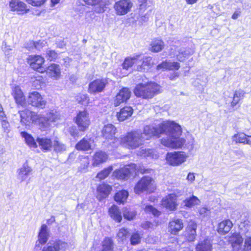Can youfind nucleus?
I'll return each instance as SVG.
<instances>
[{"label":"nucleus","instance_id":"obj_43","mask_svg":"<svg viewBox=\"0 0 251 251\" xmlns=\"http://www.w3.org/2000/svg\"><path fill=\"white\" fill-rule=\"evenodd\" d=\"M130 236L129 231L126 228L120 229L117 233V238L119 242H124Z\"/></svg>","mask_w":251,"mask_h":251},{"label":"nucleus","instance_id":"obj_60","mask_svg":"<svg viewBox=\"0 0 251 251\" xmlns=\"http://www.w3.org/2000/svg\"><path fill=\"white\" fill-rule=\"evenodd\" d=\"M208 212L209 210L206 207H202L199 210L200 215L203 217L207 215Z\"/></svg>","mask_w":251,"mask_h":251},{"label":"nucleus","instance_id":"obj_44","mask_svg":"<svg viewBox=\"0 0 251 251\" xmlns=\"http://www.w3.org/2000/svg\"><path fill=\"white\" fill-rule=\"evenodd\" d=\"M113 242L109 238H106L102 242L101 251H113Z\"/></svg>","mask_w":251,"mask_h":251},{"label":"nucleus","instance_id":"obj_58","mask_svg":"<svg viewBox=\"0 0 251 251\" xmlns=\"http://www.w3.org/2000/svg\"><path fill=\"white\" fill-rule=\"evenodd\" d=\"M70 134L74 137H77L78 135V132L77 129L75 126H72L69 127V129Z\"/></svg>","mask_w":251,"mask_h":251},{"label":"nucleus","instance_id":"obj_18","mask_svg":"<svg viewBox=\"0 0 251 251\" xmlns=\"http://www.w3.org/2000/svg\"><path fill=\"white\" fill-rule=\"evenodd\" d=\"M177 197L175 194H171L164 198L162 200V205L166 209L174 211L176 209Z\"/></svg>","mask_w":251,"mask_h":251},{"label":"nucleus","instance_id":"obj_48","mask_svg":"<svg viewBox=\"0 0 251 251\" xmlns=\"http://www.w3.org/2000/svg\"><path fill=\"white\" fill-rule=\"evenodd\" d=\"M112 170L113 169L111 166H109L107 168H105L97 174L96 178H99L100 180L104 179L107 176H108Z\"/></svg>","mask_w":251,"mask_h":251},{"label":"nucleus","instance_id":"obj_17","mask_svg":"<svg viewBox=\"0 0 251 251\" xmlns=\"http://www.w3.org/2000/svg\"><path fill=\"white\" fill-rule=\"evenodd\" d=\"M107 83L106 79H98L91 82L89 85V92L96 93L102 92Z\"/></svg>","mask_w":251,"mask_h":251},{"label":"nucleus","instance_id":"obj_32","mask_svg":"<svg viewBox=\"0 0 251 251\" xmlns=\"http://www.w3.org/2000/svg\"><path fill=\"white\" fill-rule=\"evenodd\" d=\"M233 226V224L230 220H226L218 225V232L221 234H226L228 233Z\"/></svg>","mask_w":251,"mask_h":251},{"label":"nucleus","instance_id":"obj_5","mask_svg":"<svg viewBox=\"0 0 251 251\" xmlns=\"http://www.w3.org/2000/svg\"><path fill=\"white\" fill-rule=\"evenodd\" d=\"M153 182L154 180L151 177L148 176L143 177L135 185V192L139 194L144 191L149 193L153 192L154 189Z\"/></svg>","mask_w":251,"mask_h":251},{"label":"nucleus","instance_id":"obj_46","mask_svg":"<svg viewBox=\"0 0 251 251\" xmlns=\"http://www.w3.org/2000/svg\"><path fill=\"white\" fill-rule=\"evenodd\" d=\"M133 111H120L117 113V117L119 121H124L128 117L131 116Z\"/></svg>","mask_w":251,"mask_h":251},{"label":"nucleus","instance_id":"obj_57","mask_svg":"<svg viewBox=\"0 0 251 251\" xmlns=\"http://www.w3.org/2000/svg\"><path fill=\"white\" fill-rule=\"evenodd\" d=\"M241 217V213L238 211H234L231 214V218L235 221L239 220Z\"/></svg>","mask_w":251,"mask_h":251},{"label":"nucleus","instance_id":"obj_59","mask_svg":"<svg viewBox=\"0 0 251 251\" xmlns=\"http://www.w3.org/2000/svg\"><path fill=\"white\" fill-rule=\"evenodd\" d=\"M45 44L43 42L39 41L35 42L34 48L40 50L43 48V47H44Z\"/></svg>","mask_w":251,"mask_h":251},{"label":"nucleus","instance_id":"obj_1","mask_svg":"<svg viewBox=\"0 0 251 251\" xmlns=\"http://www.w3.org/2000/svg\"><path fill=\"white\" fill-rule=\"evenodd\" d=\"M182 133L180 125L173 121H166L154 126H146L143 134L147 136L146 139L152 136L158 137L160 134H165L166 137L161 140V144L171 148H180L185 143V140L179 138Z\"/></svg>","mask_w":251,"mask_h":251},{"label":"nucleus","instance_id":"obj_24","mask_svg":"<svg viewBox=\"0 0 251 251\" xmlns=\"http://www.w3.org/2000/svg\"><path fill=\"white\" fill-rule=\"evenodd\" d=\"M38 147L44 151H49L52 148L53 141L47 137L40 136L36 138Z\"/></svg>","mask_w":251,"mask_h":251},{"label":"nucleus","instance_id":"obj_50","mask_svg":"<svg viewBox=\"0 0 251 251\" xmlns=\"http://www.w3.org/2000/svg\"><path fill=\"white\" fill-rule=\"evenodd\" d=\"M136 213L134 211H131L128 208H126L123 211L124 217L128 220H132L135 216Z\"/></svg>","mask_w":251,"mask_h":251},{"label":"nucleus","instance_id":"obj_21","mask_svg":"<svg viewBox=\"0 0 251 251\" xmlns=\"http://www.w3.org/2000/svg\"><path fill=\"white\" fill-rule=\"evenodd\" d=\"M59 119L60 117H59L58 111H54V112H50L47 117L38 115L36 121L35 122V123H41L43 124V126H47L49 125V122H55L56 120Z\"/></svg>","mask_w":251,"mask_h":251},{"label":"nucleus","instance_id":"obj_26","mask_svg":"<svg viewBox=\"0 0 251 251\" xmlns=\"http://www.w3.org/2000/svg\"><path fill=\"white\" fill-rule=\"evenodd\" d=\"M116 128L112 124H107L104 126L102 130V134L104 138L107 140L118 141V139L114 137Z\"/></svg>","mask_w":251,"mask_h":251},{"label":"nucleus","instance_id":"obj_51","mask_svg":"<svg viewBox=\"0 0 251 251\" xmlns=\"http://www.w3.org/2000/svg\"><path fill=\"white\" fill-rule=\"evenodd\" d=\"M190 55V52L184 49H180L178 54L177 55V58L179 61H183L185 58Z\"/></svg>","mask_w":251,"mask_h":251},{"label":"nucleus","instance_id":"obj_38","mask_svg":"<svg viewBox=\"0 0 251 251\" xmlns=\"http://www.w3.org/2000/svg\"><path fill=\"white\" fill-rule=\"evenodd\" d=\"M30 83L33 88L36 89H39L44 85L45 80L41 76H37L31 77Z\"/></svg>","mask_w":251,"mask_h":251},{"label":"nucleus","instance_id":"obj_15","mask_svg":"<svg viewBox=\"0 0 251 251\" xmlns=\"http://www.w3.org/2000/svg\"><path fill=\"white\" fill-rule=\"evenodd\" d=\"M242 232H234L229 237V242L231 245L233 251H241L243 238L241 235Z\"/></svg>","mask_w":251,"mask_h":251},{"label":"nucleus","instance_id":"obj_36","mask_svg":"<svg viewBox=\"0 0 251 251\" xmlns=\"http://www.w3.org/2000/svg\"><path fill=\"white\" fill-rule=\"evenodd\" d=\"M110 217L117 222H120L122 219L121 212L116 205L112 206L109 209Z\"/></svg>","mask_w":251,"mask_h":251},{"label":"nucleus","instance_id":"obj_20","mask_svg":"<svg viewBox=\"0 0 251 251\" xmlns=\"http://www.w3.org/2000/svg\"><path fill=\"white\" fill-rule=\"evenodd\" d=\"M21 122L28 125L36 121L38 115L32 111H19Z\"/></svg>","mask_w":251,"mask_h":251},{"label":"nucleus","instance_id":"obj_2","mask_svg":"<svg viewBox=\"0 0 251 251\" xmlns=\"http://www.w3.org/2000/svg\"><path fill=\"white\" fill-rule=\"evenodd\" d=\"M161 92V87L155 82L139 84L134 89L135 95L138 97L148 99Z\"/></svg>","mask_w":251,"mask_h":251},{"label":"nucleus","instance_id":"obj_39","mask_svg":"<svg viewBox=\"0 0 251 251\" xmlns=\"http://www.w3.org/2000/svg\"><path fill=\"white\" fill-rule=\"evenodd\" d=\"M151 50L152 52H158L161 51L164 48V43L161 40H154L151 44Z\"/></svg>","mask_w":251,"mask_h":251},{"label":"nucleus","instance_id":"obj_52","mask_svg":"<svg viewBox=\"0 0 251 251\" xmlns=\"http://www.w3.org/2000/svg\"><path fill=\"white\" fill-rule=\"evenodd\" d=\"M1 50L3 51L5 55L8 57L11 55L12 49L9 46L7 45L5 41H3L2 42Z\"/></svg>","mask_w":251,"mask_h":251},{"label":"nucleus","instance_id":"obj_34","mask_svg":"<svg viewBox=\"0 0 251 251\" xmlns=\"http://www.w3.org/2000/svg\"><path fill=\"white\" fill-rule=\"evenodd\" d=\"M21 135L25 139V143L30 148H37L38 147L37 141L34 140L31 135L26 132L22 131L21 132Z\"/></svg>","mask_w":251,"mask_h":251},{"label":"nucleus","instance_id":"obj_3","mask_svg":"<svg viewBox=\"0 0 251 251\" xmlns=\"http://www.w3.org/2000/svg\"><path fill=\"white\" fill-rule=\"evenodd\" d=\"M150 169H146L143 166L135 164H130L125 166L119 170H116L113 172V176L119 179H127L131 174L139 172L142 174L150 173Z\"/></svg>","mask_w":251,"mask_h":251},{"label":"nucleus","instance_id":"obj_9","mask_svg":"<svg viewBox=\"0 0 251 251\" xmlns=\"http://www.w3.org/2000/svg\"><path fill=\"white\" fill-rule=\"evenodd\" d=\"M133 6L130 0H120L115 2L114 8L118 15H124L127 13Z\"/></svg>","mask_w":251,"mask_h":251},{"label":"nucleus","instance_id":"obj_47","mask_svg":"<svg viewBox=\"0 0 251 251\" xmlns=\"http://www.w3.org/2000/svg\"><path fill=\"white\" fill-rule=\"evenodd\" d=\"M135 60L136 56L126 58L122 64L123 68L128 70V68L132 67L134 64L135 65Z\"/></svg>","mask_w":251,"mask_h":251},{"label":"nucleus","instance_id":"obj_22","mask_svg":"<svg viewBox=\"0 0 251 251\" xmlns=\"http://www.w3.org/2000/svg\"><path fill=\"white\" fill-rule=\"evenodd\" d=\"M131 92L128 88L122 89L117 94L114 100V104L115 106H119L121 103L126 102L130 97Z\"/></svg>","mask_w":251,"mask_h":251},{"label":"nucleus","instance_id":"obj_54","mask_svg":"<svg viewBox=\"0 0 251 251\" xmlns=\"http://www.w3.org/2000/svg\"><path fill=\"white\" fill-rule=\"evenodd\" d=\"M1 126L3 132L8 134L10 132L11 128L7 120H3L1 122Z\"/></svg>","mask_w":251,"mask_h":251},{"label":"nucleus","instance_id":"obj_64","mask_svg":"<svg viewBox=\"0 0 251 251\" xmlns=\"http://www.w3.org/2000/svg\"><path fill=\"white\" fill-rule=\"evenodd\" d=\"M240 99L238 98V96L235 95V93H234L233 98V100L231 102L232 105H236L239 101H240Z\"/></svg>","mask_w":251,"mask_h":251},{"label":"nucleus","instance_id":"obj_33","mask_svg":"<svg viewBox=\"0 0 251 251\" xmlns=\"http://www.w3.org/2000/svg\"><path fill=\"white\" fill-rule=\"evenodd\" d=\"M211 241L208 238L200 241L196 247V251H211Z\"/></svg>","mask_w":251,"mask_h":251},{"label":"nucleus","instance_id":"obj_37","mask_svg":"<svg viewBox=\"0 0 251 251\" xmlns=\"http://www.w3.org/2000/svg\"><path fill=\"white\" fill-rule=\"evenodd\" d=\"M90 139H82L75 145V148L77 150L87 151L91 149V144Z\"/></svg>","mask_w":251,"mask_h":251},{"label":"nucleus","instance_id":"obj_16","mask_svg":"<svg viewBox=\"0 0 251 251\" xmlns=\"http://www.w3.org/2000/svg\"><path fill=\"white\" fill-rule=\"evenodd\" d=\"M9 5L12 11H15L19 14H23L29 11L26 5L20 0H11Z\"/></svg>","mask_w":251,"mask_h":251},{"label":"nucleus","instance_id":"obj_63","mask_svg":"<svg viewBox=\"0 0 251 251\" xmlns=\"http://www.w3.org/2000/svg\"><path fill=\"white\" fill-rule=\"evenodd\" d=\"M187 179L191 182H193L195 179V176L194 173H189L187 176Z\"/></svg>","mask_w":251,"mask_h":251},{"label":"nucleus","instance_id":"obj_35","mask_svg":"<svg viewBox=\"0 0 251 251\" xmlns=\"http://www.w3.org/2000/svg\"><path fill=\"white\" fill-rule=\"evenodd\" d=\"M107 159V155L105 152L100 151L97 152L93 157L94 166H97L104 162Z\"/></svg>","mask_w":251,"mask_h":251},{"label":"nucleus","instance_id":"obj_30","mask_svg":"<svg viewBox=\"0 0 251 251\" xmlns=\"http://www.w3.org/2000/svg\"><path fill=\"white\" fill-rule=\"evenodd\" d=\"M183 227V224L181 219H174L169 223V231L172 234H177Z\"/></svg>","mask_w":251,"mask_h":251},{"label":"nucleus","instance_id":"obj_14","mask_svg":"<svg viewBox=\"0 0 251 251\" xmlns=\"http://www.w3.org/2000/svg\"><path fill=\"white\" fill-rule=\"evenodd\" d=\"M75 122L81 131H85L88 127L90 121L87 111H79L77 115Z\"/></svg>","mask_w":251,"mask_h":251},{"label":"nucleus","instance_id":"obj_55","mask_svg":"<svg viewBox=\"0 0 251 251\" xmlns=\"http://www.w3.org/2000/svg\"><path fill=\"white\" fill-rule=\"evenodd\" d=\"M141 237L138 233H133L130 237L131 244L135 245L140 242Z\"/></svg>","mask_w":251,"mask_h":251},{"label":"nucleus","instance_id":"obj_25","mask_svg":"<svg viewBox=\"0 0 251 251\" xmlns=\"http://www.w3.org/2000/svg\"><path fill=\"white\" fill-rule=\"evenodd\" d=\"M105 0H84L86 3L93 6V10L97 13H102L105 10Z\"/></svg>","mask_w":251,"mask_h":251},{"label":"nucleus","instance_id":"obj_53","mask_svg":"<svg viewBox=\"0 0 251 251\" xmlns=\"http://www.w3.org/2000/svg\"><path fill=\"white\" fill-rule=\"evenodd\" d=\"M145 211L147 213H151L155 216H158L160 215V212L152 205H147L145 208Z\"/></svg>","mask_w":251,"mask_h":251},{"label":"nucleus","instance_id":"obj_49","mask_svg":"<svg viewBox=\"0 0 251 251\" xmlns=\"http://www.w3.org/2000/svg\"><path fill=\"white\" fill-rule=\"evenodd\" d=\"M76 100L82 105H86L89 103V99L86 94H80L76 96Z\"/></svg>","mask_w":251,"mask_h":251},{"label":"nucleus","instance_id":"obj_42","mask_svg":"<svg viewBox=\"0 0 251 251\" xmlns=\"http://www.w3.org/2000/svg\"><path fill=\"white\" fill-rule=\"evenodd\" d=\"M184 206L188 208H191L200 203L199 199L194 196L186 199L183 201Z\"/></svg>","mask_w":251,"mask_h":251},{"label":"nucleus","instance_id":"obj_56","mask_svg":"<svg viewBox=\"0 0 251 251\" xmlns=\"http://www.w3.org/2000/svg\"><path fill=\"white\" fill-rule=\"evenodd\" d=\"M46 54L48 59L50 60H55L57 57V54L54 50H48L47 51Z\"/></svg>","mask_w":251,"mask_h":251},{"label":"nucleus","instance_id":"obj_19","mask_svg":"<svg viewBox=\"0 0 251 251\" xmlns=\"http://www.w3.org/2000/svg\"><path fill=\"white\" fill-rule=\"evenodd\" d=\"M32 172V168L29 166L27 162H26L20 168L17 170V179L21 182H23L26 180L31 174Z\"/></svg>","mask_w":251,"mask_h":251},{"label":"nucleus","instance_id":"obj_45","mask_svg":"<svg viewBox=\"0 0 251 251\" xmlns=\"http://www.w3.org/2000/svg\"><path fill=\"white\" fill-rule=\"evenodd\" d=\"M247 135L243 133H239L234 135L232 137V141L236 143H243L246 144L247 141Z\"/></svg>","mask_w":251,"mask_h":251},{"label":"nucleus","instance_id":"obj_4","mask_svg":"<svg viewBox=\"0 0 251 251\" xmlns=\"http://www.w3.org/2000/svg\"><path fill=\"white\" fill-rule=\"evenodd\" d=\"M144 141L143 134L140 131H134L128 132L121 139V144L129 149H135L142 145Z\"/></svg>","mask_w":251,"mask_h":251},{"label":"nucleus","instance_id":"obj_13","mask_svg":"<svg viewBox=\"0 0 251 251\" xmlns=\"http://www.w3.org/2000/svg\"><path fill=\"white\" fill-rule=\"evenodd\" d=\"M11 95L19 107H24L26 105L25 98L20 86H14L12 88Z\"/></svg>","mask_w":251,"mask_h":251},{"label":"nucleus","instance_id":"obj_7","mask_svg":"<svg viewBox=\"0 0 251 251\" xmlns=\"http://www.w3.org/2000/svg\"><path fill=\"white\" fill-rule=\"evenodd\" d=\"M239 227L241 232H242V234L245 233L246 237L241 251H251V236H250V233L249 232L250 227L249 221L241 222L239 224Z\"/></svg>","mask_w":251,"mask_h":251},{"label":"nucleus","instance_id":"obj_31","mask_svg":"<svg viewBox=\"0 0 251 251\" xmlns=\"http://www.w3.org/2000/svg\"><path fill=\"white\" fill-rule=\"evenodd\" d=\"M49 75L54 79H57L59 78L61 75L60 68L59 65L56 64H50L45 70Z\"/></svg>","mask_w":251,"mask_h":251},{"label":"nucleus","instance_id":"obj_61","mask_svg":"<svg viewBox=\"0 0 251 251\" xmlns=\"http://www.w3.org/2000/svg\"><path fill=\"white\" fill-rule=\"evenodd\" d=\"M235 95L238 96V98L241 100L244 97L245 93L243 90L236 91L235 92Z\"/></svg>","mask_w":251,"mask_h":251},{"label":"nucleus","instance_id":"obj_40","mask_svg":"<svg viewBox=\"0 0 251 251\" xmlns=\"http://www.w3.org/2000/svg\"><path fill=\"white\" fill-rule=\"evenodd\" d=\"M52 148H53V151L57 153L62 152L66 149V146L62 143L59 141L57 138H55L53 140Z\"/></svg>","mask_w":251,"mask_h":251},{"label":"nucleus","instance_id":"obj_41","mask_svg":"<svg viewBox=\"0 0 251 251\" xmlns=\"http://www.w3.org/2000/svg\"><path fill=\"white\" fill-rule=\"evenodd\" d=\"M128 196V193L127 191L122 190L117 192L114 197L115 200L119 203H124Z\"/></svg>","mask_w":251,"mask_h":251},{"label":"nucleus","instance_id":"obj_28","mask_svg":"<svg viewBox=\"0 0 251 251\" xmlns=\"http://www.w3.org/2000/svg\"><path fill=\"white\" fill-rule=\"evenodd\" d=\"M112 190L111 187L106 184L100 185L97 188V198L100 201L106 198L110 194Z\"/></svg>","mask_w":251,"mask_h":251},{"label":"nucleus","instance_id":"obj_12","mask_svg":"<svg viewBox=\"0 0 251 251\" xmlns=\"http://www.w3.org/2000/svg\"><path fill=\"white\" fill-rule=\"evenodd\" d=\"M45 60L40 55H29L27 58V63L31 68L39 72L43 73L45 69L42 67Z\"/></svg>","mask_w":251,"mask_h":251},{"label":"nucleus","instance_id":"obj_23","mask_svg":"<svg viewBox=\"0 0 251 251\" xmlns=\"http://www.w3.org/2000/svg\"><path fill=\"white\" fill-rule=\"evenodd\" d=\"M49 238V231L46 225H42L40 229L38 240L36 242L35 246L39 247L40 245H44L46 243Z\"/></svg>","mask_w":251,"mask_h":251},{"label":"nucleus","instance_id":"obj_62","mask_svg":"<svg viewBox=\"0 0 251 251\" xmlns=\"http://www.w3.org/2000/svg\"><path fill=\"white\" fill-rule=\"evenodd\" d=\"M35 42L30 41L26 44L25 47L29 50H30L35 47Z\"/></svg>","mask_w":251,"mask_h":251},{"label":"nucleus","instance_id":"obj_11","mask_svg":"<svg viewBox=\"0 0 251 251\" xmlns=\"http://www.w3.org/2000/svg\"><path fill=\"white\" fill-rule=\"evenodd\" d=\"M67 243L60 240L50 241L44 247L42 251H65L68 248Z\"/></svg>","mask_w":251,"mask_h":251},{"label":"nucleus","instance_id":"obj_8","mask_svg":"<svg viewBox=\"0 0 251 251\" xmlns=\"http://www.w3.org/2000/svg\"><path fill=\"white\" fill-rule=\"evenodd\" d=\"M27 102L33 106L43 109L46 104L41 95L36 91L30 92L28 94Z\"/></svg>","mask_w":251,"mask_h":251},{"label":"nucleus","instance_id":"obj_29","mask_svg":"<svg viewBox=\"0 0 251 251\" xmlns=\"http://www.w3.org/2000/svg\"><path fill=\"white\" fill-rule=\"evenodd\" d=\"M197 225L194 223H189L186 227L185 236L189 242H193L196 236Z\"/></svg>","mask_w":251,"mask_h":251},{"label":"nucleus","instance_id":"obj_10","mask_svg":"<svg viewBox=\"0 0 251 251\" xmlns=\"http://www.w3.org/2000/svg\"><path fill=\"white\" fill-rule=\"evenodd\" d=\"M151 57L146 56L140 59V55H136L134 69L140 72L148 71L151 66Z\"/></svg>","mask_w":251,"mask_h":251},{"label":"nucleus","instance_id":"obj_6","mask_svg":"<svg viewBox=\"0 0 251 251\" xmlns=\"http://www.w3.org/2000/svg\"><path fill=\"white\" fill-rule=\"evenodd\" d=\"M186 158L187 156L185 153L180 151L168 152L166 157L167 162L174 166L180 165L186 161Z\"/></svg>","mask_w":251,"mask_h":251},{"label":"nucleus","instance_id":"obj_27","mask_svg":"<svg viewBox=\"0 0 251 251\" xmlns=\"http://www.w3.org/2000/svg\"><path fill=\"white\" fill-rule=\"evenodd\" d=\"M180 68L179 63L175 62H171L169 60H166L162 62L161 64L158 65L156 67V69L158 71H165L167 70H177Z\"/></svg>","mask_w":251,"mask_h":251}]
</instances>
